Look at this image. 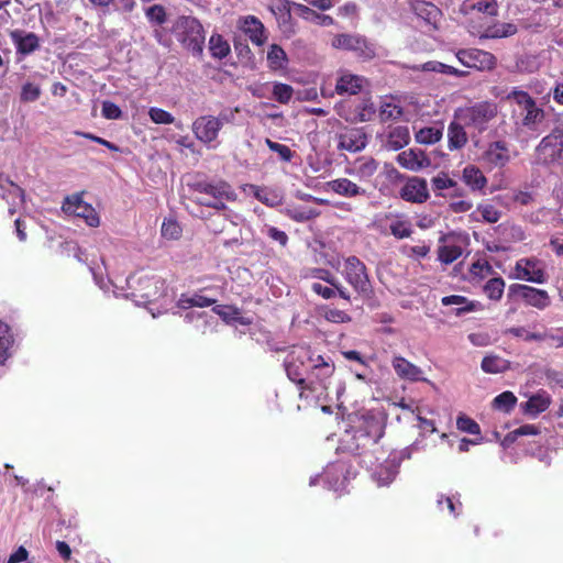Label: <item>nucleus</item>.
<instances>
[{
    "label": "nucleus",
    "mask_w": 563,
    "mask_h": 563,
    "mask_svg": "<svg viewBox=\"0 0 563 563\" xmlns=\"http://www.w3.org/2000/svg\"><path fill=\"white\" fill-rule=\"evenodd\" d=\"M385 433V426L377 419L365 421L364 428L357 430V440H365L358 455L362 463L373 471L372 477L378 486L389 485L396 477L397 470L395 465L387 460V451L379 444V440Z\"/></svg>",
    "instance_id": "1"
},
{
    "label": "nucleus",
    "mask_w": 563,
    "mask_h": 563,
    "mask_svg": "<svg viewBox=\"0 0 563 563\" xmlns=\"http://www.w3.org/2000/svg\"><path fill=\"white\" fill-rule=\"evenodd\" d=\"M191 200L203 207L224 210L227 202L236 200V192L225 180H195L187 184Z\"/></svg>",
    "instance_id": "2"
},
{
    "label": "nucleus",
    "mask_w": 563,
    "mask_h": 563,
    "mask_svg": "<svg viewBox=\"0 0 563 563\" xmlns=\"http://www.w3.org/2000/svg\"><path fill=\"white\" fill-rule=\"evenodd\" d=\"M177 40L194 55L200 56L205 46V30L200 21L190 15H181L175 23Z\"/></svg>",
    "instance_id": "3"
},
{
    "label": "nucleus",
    "mask_w": 563,
    "mask_h": 563,
    "mask_svg": "<svg viewBox=\"0 0 563 563\" xmlns=\"http://www.w3.org/2000/svg\"><path fill=\"white\" fill-rule=\"evenodd\" d=\"M497 104L492 101H481L473 106L460 108L454 117L464 125L473 128L478 132H484L488 123L497 117Z\"/></svg>",
    "instance_id": "4"
},
{
    "label": "nucleus",
    "mask_w": 563,
    "mask_h": 563,
    "mask_svg": "<svg viewBox=\"0 0 563 563\" xmlns=\"http://www.w3.org/2000/svg\"><path fill=\"white\" fill-rule=\"evenodd\" d=\"M301 365L308 363V382L312 379L314 384L327 389V380L334 374L335 366L330 358L322 355H314L309 347L298 349V358Z\"/></svg>",
    "instance_id": "5"
},
{
    "label": "nucleus",
    "mask_w": 563,
    "mask_h": 563,
    "mask_svg": "<svg viewBox=\"0 0 563 563\" xmlns=\"http://www.w3.org/2000/svg\"><path fill=\"white\" fill-rule=\"evenodd\" d=\"M563 153V128L555 126L536 147L538 164L550 165L558 162Z\"/></svg>",
    "instance_id": "6"
},
{
    "label": "nucleus",
    "mask_w": 563,
    "mask_h": 563,
    "mask_svg": "<svg viewBox=\"0 0 563 563\" xmlns=\"http://www.w3.org/2000/svg\"><path fill=\"white\" fill-rule=\"evenodd\" d=\"M507 100L515 101L526 113L521 124L530 130L544 119V110L538 107L536 100L527 92L520 89H512L507 96Z\"/></svg>",
    "instance_id": "7"
},
{
    "label": "nucleus",
    "mask_w": 563,
    "mask_h": 563,
    "mask_svg": "<svg viewBox=\"0 0 563 563\" xmlns=\"http://www.w3.org/2000/svg\"><path fill=\"white\" fill-rule=\"evenodd\" d=\"M507 297L509 300L521 299L527 306L539 310H544L551 305V298L547 290L523 284H511L508 287Z\"/></svg>",
    "instance_id": "8"
},
{
    "label": "nucleus",
    "mask_w": 563,
    "mask_h": 563,
    "mask_svg": "<svg viewBox=\"0 0 563 563\" xmlns=\"http://www.w3.org/2000/svg\"><path fill=\"white\" fill-rule=\"evenodd\" d=\"M455 56L463 66L478 71L493 70L497 65L494 54L479 48H462L456 52Z\"/></svg>",
    "instance_id": "9"
},
{
    "label": "nucleus",
    "mask_w": 563,
    "mask_h": 563,
    "mask_svg": "<svg viewBox=\"0 0 563 563\" xmlns=\"http://www.w3.org/2000/svg\"><path fill=\"white\" fill-rule=\"evenodd\" d=\"M332 45L339 49L352 51L363 59H373L376 56L375 45L361 35L338 34Z\"/></svg>",
    "instance_id": "10"
},
{
    "label": "nucleus",
    "mask_w": 563,
    "mask_h": 563,
    "mask_svg": "<svg viewBox=\"0 0 563 563\" xmlns=\"http://www.w3.org/2000/svg\"><path fill=\"white\" fill-rule=\"evenodd\" d=\"M343 276L357 292L365 294L369 290L366 266L358 257L352 255L345 258Z\"/></svg>",
    "instance_id": "11"
},
{
    "label": "nucleus",
    "mask_w": 563,
    "mask_h": 563,
    "mask_svg": "<svg viewBox=\"0 0 563 563\" xmlns=\"http://www.w3.org/2000/svg\"><path fill=\"white\" fill-rule=\"evenodd\" d=\"M62 209L67 214L84 219L91 228H96L100 223V218L95 208L82 200V194L67 196L62 205Z\"/></svg>",
    "instance_id": "12"
},
{
    "label": "nucleus",
    "mask_w": 563,
    "mask_h": 563,
    "mask_svg": "<svg viewBox=\"0 0 563 563\" xmlns=\"http://www.w3.org/2000/svg\"><path fill=\"white\" fill-rule=\"evenodd\" d=\"M278 9L279 11L284 12V14L287 16V20H290L291 10H294L299 18L313 22L318 25L329 26L334 23L332 16L318 13L306 4L282 0V4Z\"/></svg>",
    "instance_id": "13"
},
{
    "label": "nucleus",
    "mask_w": 563,
    "mask_h": 563,
    "mask_svg": "<svg viewBox=\"0 0 563 563\" xmlns=\"http://www.w3.org/2000/svg\"><path fill=\"white\" fill-rule=\"evenodd\" d=\"M298 358V349L292 351L289 360L286 362V373L288 378L294 382L300 389V397H303L305 390H316L314 382L305 377L308 375V363L301 365Z\"/></svg>",
    "instance_id": "14"
},
{
    "label": "nucleus",
    "mask_w": 563,
    "mask_h": 563,
    "mask_svg": "<svg viewBox=\"0 0 563 563\" xmlns=\"http://www.w3.org/2000/svg\"><path fill=\"white\" fill-rule=\"evenodd\" d=\"M222 129V120L213 115H201L192 122L196 139L205 144L217 140Z\"/></svg>",
    "instance_id": "15"
},
{
    "label": "nucleus",
    "mask_w": 563,
    "mask_h": 563,
    "mask_svg": "<svg viewBox=\"0 0 563 563\" xmlns=\"http://www.w3.org/2000/svg\"><path fill=\"white\" fill-rule=\"evenodd\" d=\"M516 276L521 280L536 284L547 282V273L541 262L534 257L520 258L516 262Z\"/></svg>",
    "instance_id": "16"
},
{
    "label": "nucleus",
    "mask_w": 563,
    "mask_h": 563,
    "mask_svg": "<svg viewBox=\"0 0 563 563\" xmlns=\"http://www.w3.org/2000/svg\"><path fill=\"white\" fill-rule=\"evenodd\" d=\"M399 197L407 202L424 203L430 198L427 180L418 176L408 177L399 190Z\"/></svg>",
    "instance_id": "17"
},
{
    "label": "nucleus",
    "mask_w": 563,
    "mask_h": 563,
    "mask_svg": "<svg viewBox=\"0 0 563 563\" xmlns=\"http://www.w3.org/2000/svg\"><path fill=\"white\" fill-rule=\"evenodd\" d=\"M368 135L364 128H345L338 134V148L356 153L366 147Z\"/></svg>",
    "instance_id": "18"
},
{
    "label": "nucleus",
    "mask_w": 563,
    "mask_h": 563,
    "mask_svg": "<svg viewBox=\"0 0 563 563\" xmlns=\"http://www.w3.org/2000/svg\"><path fill=\"white\" fill-rule=\"evenodd\" d=\"M485 164L492 167H505L510 162L509 146L505 141H494L487 144L482 154Z\"/></svg>",
    "instance_id": "19"
},
{
    "label": "nucleus",
    "mask_w": 563,
    "mask_h": 563,
    "mask_svg": "<svg viewBox=\"0 0 563 563\" xmlns=\"http://www.w3.org/2000/svg\"><path fill=\"white\" fill-rule=\"evenodd\" d=\"M9 36L18 55L24 57L40 49V37L33 32L15 29L10 31Z\"/></svg>",
    "instance_id": "20"
},
{
    "label": "nucleus",
    "mask_w": 563,
    "mask_h": 563,
    "mask_svg": "<svg viewBox=\"0 0 563 563\" xmlns=\"http://www.w3.org/2000/svg\"><path fill=\"white\" fill-rule=\"evenodd\" d=\"M328 189L345 198L368 197L366 188L346 177H339L327 183Z\"/></svg>",
    "instance_id": "21"
},
{
    "label": "nucleus",
    "mask_w": 563,
    "mask_h": 563,
    "mask_svg": "<svg viewBox=\"0 0 563 563\" xmlns=\"http://www.w3.org/2000/svg\"><path fill=\"white\" fill-rule=\"evenodd\" d=\"M397 163L411 172H419L430 166V158L420 150L409 148L397 155Z\"/></svg>",
    "instance_id": "22"
},
{
    "label": "nucleus",
    "mask_w": 563,
    "mask_h": 563,
    "mask_svg": "<svg viewBox=\"0 0 563 563\" xmlns=\"http://www.w3.org/2000/svg\"><path fill=\"white\" fill-rule=\"evenodd\" d=\"M474 11L489 18H496L499 12L498 0H464L459 7V12L464 16Z\"/></svg>",
    "instance_id": "23"
},
{
    "label": "nucleus",
    "mask_w": 563,
    "mask_h": 563,
    "mask_svg": "<svg viewBox=\"0 0 563 563\" xmlns=\"http://www.w3.org/2000/svg\"><path fill=\"white\" fill-rule=\"evenodd\" d=\"M378 169V162L372 156H362L356 158L351 167L346 168V174L357 177L360 180H369Z\"/></svg>",
    "instance_id": "24"
},
{
    "label": "nucleus",
    "mask_w": 563,
    "mask_h": 563,
    "mask_svg": "<svg viewBox=\"0 0 563 563\" xmlns=\"http://www.w3.org/2000/svg\"><path fill=\"white\" fill-rule=\"evenodd\" d=\"M518 32V26L512 22H494L478 33L479 40H499L514 36Z\"/></svg>",
    "instance_id": "25"
},
{
    "label": "nucleus",
    "mask_w": 563,
    "mask_h": 563,
    "mask_svg": "<svg viewBox=\"0 0 563 563\" xmlns=\"http://www.w3.org/2000/svg\"><path fill=\"white\" fill-rule=\"evenodd\" d=\"M391 365L399 378L410 382L421 380L422 369L407 358L396 355L391 360Z\"/></svg>",
    "instance_id": "26"
},
{
    "label": "nucleus",
    "mask_w": 563,
    "mask_h": 563,
    "mask_svg": "<svg viewBox=\"0 0 563 563\" xmlns=\"http://www.w3.org/2000/svg\"><path fill=\"white\" fill-rule=\"evenodd\" d=\"M240 29L255 45H262L266 41L263 23L254 15H247L240 20Z\"/></svg>",
    "instance_id": "27"
},
{
    "label": "nucleus",
    "mask_w": 563,
    "mask_h": 563,
    "mask_svg": "<svg viewBox=\"0 0 563 563\" xmlns=\"http://www.w3.org/2000/svg\"><path fill=\"white\" fill-rule=\"evenodd\" d=\"M443 306L456 305L457 308L453 309L452 312L456 317H461L464 313L473 312L482 309V303L475 300H468L466 297L461 295L445 296L441 299Z\"/></svg>",
    "instance_id": "28"
},
{
    "label": "nucleus",
    "mask_w": 563,
    "mask_h": 563,
    "mask_svg": "<svg viewBox=\"0 0 563 563\" xmlns=\"http://www.w3.org/2000/svg\"><path fill=\"white\" fill-rule=\"evenodd\" d=\"M551 405L550 395L540 390L536 395H532L526 402L521 404V408L523 413L537 417L538 415L544 412Z\"/></svg>",
    "instance_id": "29"
},
{
    "label": "nucleus",
    "mask_w": 563,
    "mask_h": 563,
    "mask_svg": "<svg viewBox=\"0 0 563 563\" xmlns=\"http://www.w3.org/2000/svg\"><path fill=\"white\" fill-rule=\"evenodd\" d=\"M462 180L472 191H483L488 183L483 172L473 164L463 168Z\"/></svg>",
    "instance_id": "30"
},
{
    "label": "nucleus",
    "mask_w": 563,
    "mask_h": 563,
    "mask_svg": "<svg viewBox=\"0 0 563 563\" xmlns=\"http://www.w3.org/2000/svg\"><path fill=\"white\" fill-rule=\"evenodd\" d=\"M409 5L418 18L430 24L435 23L441 15V10L435 4L426 0H412Z\"/></svg>",
    "instance_id": "31"
},
{
    "label": "nucleus",
    "mask_w": 563,
    "mask_h": 563,
    "mask_svg": "<svg viewBox=\"0 0 563 563\" xmlns=\"http://www.w3.org/2000/svg\"><path fill=\"white\" fill-rule=\"evenodd\" d=\"M468 141L467 133L462 122L452 121L448 126V147L450 151L463 148Z\"/></svg>",
    "instance_id": "32"
},
{
    "label": "nucleus",
    "mask_w": 563,
    "mask_h": 563,
    "mask_svg": "<svg viewBox=\"0 0 563 563\" xmlns=\"http://www.w3.org/2000/svg\"><path fill=\"white\" fill-rule=\"evenodd\" d=\"M14 335L8 323L0 319V365H3L13 354Z\"/></svg>",
    "instance_id": "33"
},
{
    "label": "nucleus",
    "mask_w": 563,
    "mask_h": 563,
    "mask_svg": "<svg viewBox=\"0 0 563 563\" xmlns=\"http://www.w3.org/2000/svg\"><path fill=\"white\" fill-rule=\"evenodd\" d=\"M212 311L227 323L238 322L242 325H250L252 323V320L241 316V309L233 305H218L212 308Z\"/></svg>",
    "instance_id": "34"
},
{
    "label": "nucleus",
    "mask_w": 563,
    "mask_h": 563,
    "mask_svg": "<svg viewBox=\"0 0 563 563\" xmlns=\"http://www.w3.org/2000/svg\"><path fill=\"white\" fill-rule=\"evenodd\" d=\"M362 87V77L353 74H344L338 79L335 85V91L339 95H356L361 91Z\"/></svg>",
    "instance_id": "35"
},
{
    "label": "nucleus",
    "mask_w": 563,
    "mask_h": 563,
    "mask_svg": "<svg viewBox=\"0 0 563 563\" xmlns=\"http://www.w3.org/2000/svg\"><path fill=\"white\" fill-rule=\"evenodd\" d=\"M410 141V132L407 125H397L393 128L387 135V147L393 151H398Z\"/></svg>",
    "instance_id": "36"
},
{
    "label": "nucleus",
    "mask_w": 563,
    "mask_h": 563,
    "mask_svg": "<svg viewBox=\"0 0 563 563\" xmlns=\"http://www.w3.org/2000/svg\"><path fill=\"white\" fill-rule=\"evenodd\" d=\"M481 367L487 374H499L510 368V362L499 355H487L482 360Z\"/></svg>",
    "instance_id": "37"
},
{
    "label": "nucleus",
    "mask_w": 563,
    "mask_h": 563,
    "mask_svg": "<svg viewBox=\"0 0 563 563\" xmlns=\"http://www.w3.org/2000/svg\"><path fill=\"white\" fill-rule=\"evenodd\" d=\"M209 51L213 58L223 59L230 52V44L221 34H212L209 38Z\"/></svg>",
    "instance_id": "38"
},
{
    "label": "nucleus",
    "mask_w": 563,
    "mask_h": 563,
    "mask_svg": "<svg viewBox=\"0 0 563 563\" xmlns=\"http://www.w3.org/2000/svg\"><path fill=\"white\" fill-rule=\"evenodd\" d=\"M217 302L216 299L208 298L206 296L195 294L194 296L181 295L178 299L177 306L181 309H188L190 307L206 308L213 306Z\"/></svg>",
    "instance_id": "39"
},
{
    "label": "nucleus",
    "mask_w": 563,
    "mask_h": 563,
    "mask_svg": "<svg viewBox=\"0 0 563 563\" xmlns=\"http://www.w3.org/2000/svg\"><path fill=\"white\" fill-rule=\"evenodd\" d=\"M443 129L439 126H426L416 133V141L420 144H434L442 139Z\"/></svg>",
    "instance_id": "40"
},
{
    "label": "nucleus",
    "mask_w": 563,
    "mask_h": 563,
    "mask_svg": "<svg viewBox=\"0 0 563 563\" xmlns=\"http://www.w3.org/2000/svg\"><path fill=\"white\" fill-rule=\"evenodd\" d=\"M505 286V280L501 277H494L486 282L483 290L487 298L499 301L504 295Z\"/></svg>",
    "instance_id": "41"
},
{
    "label": "nucleus",
    "mask_w": 563,
    "mask_h": 563,
    "mask_svg": "<svg viewBox=\"0 0 563 563\" xmlns=\"http://www.w3.org/2000/svg\"><path fill=\"white\" fill-rule=\"evenodd\" d=\"M505 334H510L515 338H521L527 342L544 341L548 338V332H529L523 327H511L505 330Z\"/></svg>",
    "instance_id": "42"
},
{
    "label": "nucleus",
    "mask_w": 563,
    "mask_h": 563,
    "mask_svg": "<svg viewBox=\"0 0 563 563\" xmlns=\"http://www.w3.org/2000/svg\"><path fill=\"white\" fill-rule=\"evenodd\" d=\"M517 404V397L512 391H503L493 400V407L504 412H510Z\"/></svg>",
    "instance_id": "43"
},
{
    "label": "nucleus",
    "mask_w": 563,
    "mask_h": 563,
    "mask_svg": "<svg viewBox=\"0 0 563 563\" xmlns=\"http://www.w3.org/2000/svg\"><path fill=\"white\" fill-rule=\"evenodd\" d=\"M462 255V247L456 244L442 245L438 250L439 261L444 264L455 262Z\"/></svg>",
    "instance_id": "44"
},
{
    "label": "nucleus",
    "mask_w": 563,
    "mask_h": 563,
    "mask_svg": "<svg viewBox=\"0 0 563 563\" xmlns=\"http://www.w3.org/2000/svg\"><path fill=\"white\" fill-rule=\"evenodd\" d=\"M389 231L396 239L409 238L413 232L411 223L408 220L401 219L393 221L389 225Z\"/></svg>",
    "instance_id": "45"
},
{
    "label": "nucleus",
    "mask_w": 563,
    "mask_h": 563,
    "mask_svg": "<svg viewBox=\"0 0 563 563\" xmlns=\"http://www.w3.org/2000/svg\"><path fill=\"white\" fill-rule=\"evenodd\" d=\"M145 15L151 23L163 25L167 21L166 9L162 4H153L145 10Z\"/></svg>",
    "instance_id": "46"
},
{
    "label": "nucleus",
    "mask_w": 563,
    "mask_h": 563,
    "mask_svg": "<svg viewBox=\"0 0 563 563\" xmlns=\"http://www.w3.org/2000/svg\"><path fill=\"white\" fill-rule=\"evenodd\" d=\"M456 427L460 431L479 435L481 434V427L479 424L472 418L461 415L456 419Z\"/></svg>",
    "instance_id": "47"
},
{
    "label": "nucleus",
    "mask_w": 563,
    "mask_h": 563,
    "mask_svg": "<svg viewBox=\"0 0 563 563\" xmlns=\"http://www.w3.org/2000/svg\"><path fill=\"white\" fill-rule=\"evenodd\" d=\"M431 184H432L433 190L437 191L438 196H441L440 191H442L444 189H451L453 187H456V181L454 179L450 178V176L443 172L438 174L437 176H434L431 179Z\"/></svg>",
    "instance_id": "48"
},
{
    "label": "nucleus",
    "mask_w": 563,
    "mask_h": 563,
    "mask_svg": "<svg viewBox=\"0 0 563 563\" xmlns=\"http://www.w3.org/2000/svg\"><path fill=\"white\" fill-rule=\"evenodd\" d=\"M267 59L271 67L277 69L284 66V63L287 60V56L280 46L274 44L267 53Z\"/></svg>",
    "instance_id": "49"
},
{
    "label": "nucleus",
    "mask_w": 563,
    "mask_h": 563,
    "mask_svg": "<svg viewBox=\"0 0 563 563\" xmlns=\"http://www.w3.org/2000/svg\"><path fill=\"white\" fill-rule=\"evenodd\" d=\"M162 235L168 240H177L181 235V228L174 219H165L162 224Z\"/></svg>",
    "instance_id": "50"
},
{
    "label": "nucleus",
    "mask_w": 563,
    "mask_h": 563,
    "mask_svg": "<svg viewBox=\"0 0 563 563\" xmlns=\"http://www.w3.org/2000/svg\"><path fill=\"white\" fill-rule=\"evenodd\" d=\"M294 89L287 84L277 82L273 88V97L279 103H288L292 98Z\"/></svg>",
    "instance_id": "51"
},
{
    "label": "nucleus",
    "mask_w": 563,
    "mask_h": 563,
    "mask_svg": "<svg viewBox=\"0 0 563 563\" xmlns=\"http://www.w3.org/2000/svg\"><path fill=\"white\" fill-rule=\"evenodd\" d=\"M266 145L272 152L278 154L283 162H290L294 157V152L289 146L272 141L271 139L265 140Z\"/></svg>",
    "instance_id": "52"
},
{
    "label": "nucleus",
    "mask_w": 563,
    "mask_h": 563,
    "mask_svg": "<svg viewBox=\"0 0 563 563\" xmlns=\"http://www.w3.org/2000/svg\"><path fill=\"white\" fill-rule=\"evenodd\" d=\"M148 115L151 120L156 124H172L175 121V118L172 113L161 108H151Z\"/></svg>",
    "instance_id": "53"
},
{
    "label": "nucleus",
    "mask_w": 563,
    "mask_h": 563,
    "mask_svg": "<svg viewBox=\"0 0 563 563\" xmlns=\"http://www.w3.org/2000/svg\"><path fill=\"white\" fill-rule=\"evenodd\" d=\"M41 96V88L32 82H25L21 88L20 99L23 102H33Z\"/></svg>",
    "instance_id": "54"
},
{
    "label": "nucleus",
    "mask_w": 563,
    "mask_h": 563,
    "mask_svg": "<svg viewBox=\"0 0 563 563\" xmlns=\"http://www.w3.org/2000/svg\"><path fill=\"white\" fill-rule=\"evenodd\" d=\"M325 320L334 323H347L352 320L350 314L338 308H328L324 311Z\"/></svg>",
    "instance_id": "55"
},
{
    "label": "nucleus",
    "mask_w": 563,
    "mask_h": 563,
    "mask_svg": "<svg viewBox=\"0 0 563 563\" xmlns=\"http://www.w3.org/2000/svg\"><path fill=\"white\" fill-rule=\"evenodd\" d=\"M477 211L485 222L496 223L500 219V212L492 205H479Z\"/></svg>",
    "instance_id": "56"
},
{
    "label": "nucleus",
    "mask_w": 563,
    "mask_h": 563,
    "mask_svg": "<svg viewBox=\"0 0 563 563\" xmlns=\"http://www.w3.org/2000/svg\"><path fill=\"white\" fill-rule=\"evenodd\" d=\"M101 113L102 117L108 120H118L122 117V111L120 107L109 100L102 102Z\"/></svg>",
    "instance_id": "57"
},
{
    "label": "nucleus",
    "mask_w": 563,
    "mask_h": 563,
    "mask_svg": "<svg viewBox=\"0 0 563 563\" xmlns=\"http://www.w3.org/2000/svg\"><path fill=\"white\" fill-rule=\"evenodd\" d=\"M470 273L484 278L486 275L493 273V267L486 260H477L471 265Z\"/></svg>",
    "instance_id": "58"
},
{
    "label": "nucleus",
    "mask_w": 563,
    "mask_h": 563,
    "mask_svg": "<svg viewBox=\"0 0 563 563\" xmlns=\"http://www.w3.org/2000/svg\"><path fill=\"white\" fill-rule=\"evenodd\" d=\"M402 115V109L391 102H386L380 108L382 120L398 119Z\"/></svg>",
    "instance_id": "59"
},
{
    "label": "nucleus",
    "mask_w": 563,
    "mask_h": 563,
    "mask_svg": "<svg viewBox=\"0 0 563 563\" xmlns=\"http://www.w3.org/2000/svg\"><path fill=\"white\" fill-rule=\"evenodd\" d=\"M76 134L80 135V136H82L85 139H88V140L92 141V142H96V143H98V144H100L102 146H106L108 150H110L112 152H119L120 151L119 146H117L114 143L109 142L108 140L102 139L100 136H97V135H95L92 133L76 132Z\"/></svg>",
    "instance_id": "60"
},
{
    "label": "nucleus",
    "mask_w": 563,
    "mask_h": 563,
    "mask_svg": "<svg viewBox=\"0 0 563 563\" xmlns=\"http://www.w3.org/2000/svg\"><path fill=\"white\" fill-rule=\"evenodd\" d=\"M432 70L445 74V75H453L456 77H466L468 75V71L466 70H460L453 66L443 64V63H437V65L432 68Z\"/></svg>",
    "instance_id": "61"
},
{
    "label": "nucleus",
    "mask_w": 563,
    "mask_h": 563,
    "mask_svg": "<svg viewBox=\"0 0 563 563\" xmlns=\"http://www.w3.org/2000/svg\"><path fill=\"white\" fill-rule=\"evenodd\" d=\"M540 433V430L534 424H523L516 429L514 432L509 433L506 439H509L512 435V440H515L518 435H537Z\"/></svg>",
    "instance_id": "62"
},
{
    "label": "nucleus",
    "mask_w": 563,
    "mask_h": 563,
    "mask_svg": "<svg viewBox=\"0 0 563 563\" xmlns=\"http://www.w3.org/2000/svg\"><path fill=\"white\" fill-rule=\"evenodd\" d=\"M311 289L313 292H316L317 295L321 296L324 299H331V298L335 297V289L333 286L328 287V286H323L320 283H313L311 285Z\"/></svg>",
    "instance_id": "63"
},
{
    "label": "nucleus",
    "mask_w": 563,
    "mask_h": 563,
    "mask_svg": "<svg viewBox=\"0 0 563 563\" xmlns=\"http://www.w3.org/2000/svg\"><path fill=\"white\" fill-rule=\"evenodd\" d=\"M267 235L272 240L278 242L282 246H286L287 243H288L287 234L284 231L279 230V229H277L275 227H269L267 229Z\"/></svg>",
    "instance_id": "64"
}]
</instances>
